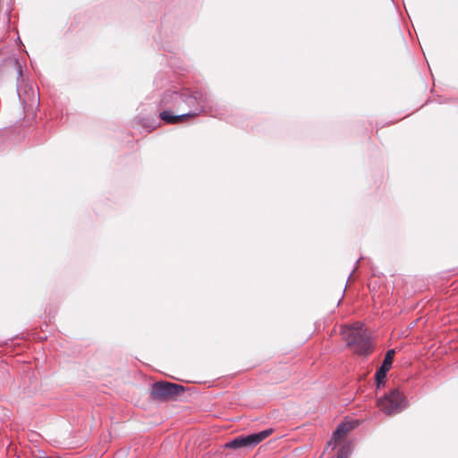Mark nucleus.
<instances>
[{
    "mask_svg": "<svg viewBox=\"0 0 458 458\" xmlns=\"http://www.w3.org/2000/svg\"><path fill=\"white\" fill-rule=\"evenodd\" d=\"M388 371H389V369L380 366L377 369V371L375 373V380H376V382H380V381L386 380V374H387Z\"/></svg>",
    "mask_w": 458,
    "mask_h": 458,
    "instance_id": "obj_9",
    "label": "nucleus"
},
{
    "mask_svg": "<svg viewBox=\"0 0 458 458\" xmlns=\"http://www.w3.org/2000/svg\"><path fill=\"white\" fill-rule=\"evenodd\" d=\"M394 353L395 351L394 349L388 350L380 366L387 369H390L394 360Z\"/></svg>",
    "mask_w": 458,
    "mask_h": 458,
    "instance_id": "obj_8",
    "label": "nucleus"
},
{
    "mask_svg": "<svg viewBox=\"0 0 458 458\" xmlns=\"http://www.w3.org/2000/svg\"><path fill=\"white\" fill-rule=\"evenodd\" d=\"M350 428H351L347 424H339L336 429L334 431L330 441H328L327 449L332 445V450H334L335 446L340 443L341 438L349 432Z\"/></svg>",
    "mask_w": 458,
    "mask_h": 458,
    "instance_id": "obj_7",
    "label": "nucleus"
},
{
    "mask_svg": "<svg viewBox=\"0 0 458 458\" xmlns=\"http://www.w3.org/2000/svg\"><path fill=\"white\" fill-rule=\"evenodd\" d=\"M376 383H377V387L379 389V388H381L382 386H385L386 380L380 381V382H376Z\"/></svg>",
    "mask_w": 458,
    "mask_h": 458,
    "instance_id": "obj_11",
    "label": "nucleus"
},
{
    "mask_svg": "<svg viewBox=\"0 0 458 458\" xmlns=\"http://www.w3.org/2000/svg\"><path fill=\"white\" fill-rule=\"evenodd\" d=\"M274 432L273 428L252 433L246 436H239L225 444L226 448L238 449L241 447H253L268 437Z\"/></svg>",
    "mask_w": 458,
    "mask_h": 458,
    "instance_id": "obj_6",
    "label": "nucleus"
},
{
    "mask_svg": "<svg viewBox=\"0 0 458 458\" xmlns=\"http://www.w3.org/2000/svg\"><path fill=\"white\" fill-rule=\"evenodd\" d=\"M182 98V104L184 103L188 107L192 108L191 111L187 112L189 117H195L200 113H207L211 110L212 98L211 96L205 90L184 89L179 91Z\"/></svg>",
    "mask_w": 458,
    "mask_h": 458,
    "instance_id": "obj_3",
    "label": "nucleus"
},
{
    "mask_svg": "<svg viewBox=\"0 0 458 458\" xmlns=\"http://www.w3.org/2000/svg\"><path fill=\"white\" fill-rule=\"evenodd\" d=\"M183 391L184 387L182 385L159 381L152 385L151 395L155 400L167 401L179 395Z\"/></svg>",
    "mask_w": 458,
    "mask_h": 458,
    "instance_id": "obj_5",
    "label": "nucleus"
},
{
    "mask_svg": "<svg viewBox=\"0 0 458 458\" xmlns=\"http://www.w3.org/2000/svg\"><path fill=\"white\" fill-rule=\"evenodd\" d=\"M341 335L346 341V346L359 356H369L373 352V344L366 328L360 323L344 326Z\"/></svg>",
    "mask_w": 458,
    "mask_h": 458,
    "instance_id": "obj_1",
    "label": "nucleus"
},
{
    "mask_svg": "<svg viewBox=\"0 0 458 458\" xmlns=\"http://www.w3.org/2000/svg\"><path fill=\"white\" fill-rule=\"evenodd\" d=\"M377 404L385 414L394 415L406 409L408 401L398 388H393L378 398Z\"/></svg>",
    "mask_w": 458,
    "mask_h": 458,
    "instance_id": "obj_4",
    "label": "nucleus"
},
{
    "mask_svg": "<svg viewBox=\"0 0 458 458\" xmlns=\"http://www.w3.org/2000/svg\"><path fill=\"white\" fill-rule=\"evenodd\" d=\"M182 105V98L179 91H165L159 101V118L167 124L184 123L189 114H175L174 110H179Z\"/></svg>",
    "mask_w": 458,
    "mask_h": 458,
    "instance_id": "obj_2",
    "label": "nucleus"
},
{
    "mask_svg": "<svg viewBox=\"0 0 458 458\" xmlns=\"http://www.w3.org/2000/svg\"><path fill=\"white\" fill-rule=\"evenodd\" d=\"M351 453V448H350V445L345 444V445H343L338 452H337V456L336 458H347L349 456Z\"/></svg>",
    "mask_w": 458,
    "mask_h": 458,
    "instance_id": "obj_10",
    "label": "nucleus"
}]
</instances>
